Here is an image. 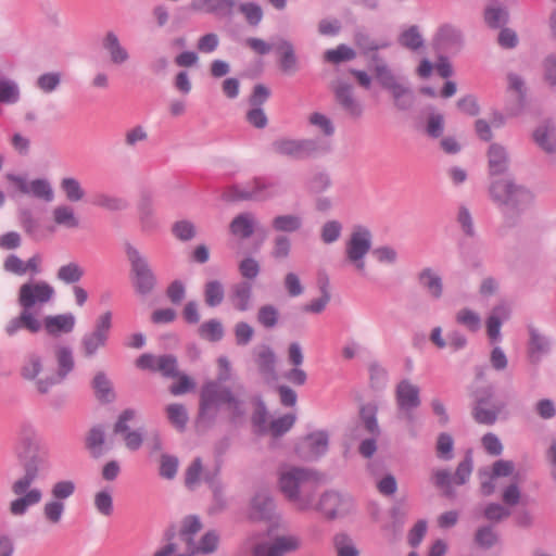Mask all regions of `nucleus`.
<instances>
[{
    "mask_svg": "<svg viewBox=\"0 0 556 556\" xmlns=\"http://www.w3.org/2000/svg\"><path fill=\"white\" fill-rule=\"evenodd\" d=\"M488 167L491 176L489 195L491 200L504 212L519 214L527 210L532 201V192L522 185H518L506 174L509 168V154L507 149L500 143H492L488 149Z\"/></svg>",
    "mask_w": 556,
    "mask_h": 556,
    "instance_id": "1",
    "label": "nucleus"
},
{
    "mask_svg": "<svg viewBox=\"0 0 556 556\" xmlns=\"http://www.w3.org/2000/svg\"><path fill=\"white\" fill-rule=\"evenodd\" d=\"M20 459L24 473L11 485L13 494L18 496L10 503V513L13 516L25 515L28 507L41 501V490L29 488L42 472L49 469L48 453L45 451H34Z\"/></svg>",
    "mask_w": 556,
    "mask_h": 556,
    "instance_id": "2",
    "label": "nucleus"
},
{
    "mask_svg": "<svg viewBox=\"0 0 556 556\" xmlns=\"http://www.w3.org/2000/svg\"><path fill=\"white\" fill-rule=\"evenodd\" d=\"M279 488L298 510H307L314 506L318 477L307 468L285 467L279 472Z\"/></svg>",
    "mask_w": 556,
    "mask_h": 556,
    "instance_id": "3",
    "label": "nucleus"
},
{
    "mask_svg": "<svg viewBox=\"0 0 556 556\" xmlns=\"http://www.w3.org/2000/svg\"><path fill=\"white\" fill-rule=\"evenodd\" d=\"M223 404H227L233 418L241 417L244 414L242 402L235 397L229 388L215 381L203 384L197 417L198 427L208 428L213 426Z\"/></svg>",
    "mask_w": 556,
    "mask_h": 556,
    "instance_id": "4",
    "label": "nucleus"
},
{
    "mask_svg": "<svg viewBox=\"0 0 556 556\" xmlns=\"http://www.w3.org/2000/svg\"><path fill=\"white\" fill-rule=\"evenodd\" d=\"M124 251L135 292L141 296L151 294L157 286V277L148 256L130 242L124 243Z\"/></svg>",
    "mask_w": 556,
    "mask_h": 556,
    "instance_id": "5",
    "label": "nucleus"
},
{
    "mask_svg": "<svg viewBox=\"0 0 556 556\" xmlns=\"http://www.w3.org/2000/svg\"><path fill=\"white\" fill-rule=\"evenodd\" d=\"M271 151L280 156L292 160H306L327 154L331 151L330 141L324 138H278L271 142Z\"/></svg>",
    "mask_w": 556,
    "mask_h": 556,
    "instance_id": "6",
    "label": "nucleus"
},
{
    "mask_svg": "<svg viewBox=\"0 0 556 556\" xmlns=\"http://www.w3.org/2000/svg\"><path fill=\"white\" fill-rule=\"evenodd\" d=\"M396 418L405 422L412 437H416V416L414 410L421 404L420 390L409 380H402L395 389Z\"/></svg>",
    "mask_w": 556,
    "mask_h": 556,
    "instance_id": "7",
    "label": "nucleus"
},
{
    "mask_svg": "<svg viewBox=\"0 0 556 556\" xmlns=\"http://www.w3.org/2000/svg\"><path fill=\"white\" fill-rule=\"evenodd\" d=\"M372 233L364 225H355L352 228L349 239L345 242V261L351 264L357 273L364 275L366 271L365 257L371 250Z\"/></svg>",
    "mask_w": 556,
    "mask_h": 556,
    "instance_id": "8",
    "label": "nucleus"
},
{
    "mask_svg": "<svg viewBox=\"0 0 556 556\" xmlns=\"http://www.w3.org/2000/svg\"><path fill=\"white\" fill-rule=\"evenodd\" d=\"M473 463L470 453H467L465 458L458 464L454 475L447 469H437L431 473V481L435 488L442 491V494L446 497H454L455 490L453 483L456 485L465 484L472 472Z\"/></svg>",
    "mask_w": 556,
    "mask_h": 556,
    "instance_id": "9",
    "label": "nucleus"
},
{
    "mask_svg": "<svg viewBox=\"0 0 556 556\" xmlns=\"http://www.w3.org/2000/svg\"><path fill=\"white\" fill-rule=\"evenodd\" d=\"M505 403L495 400L492 387H484L475 392L472 417L480 425L492 426L504 410Z\"/></svg>",
    "mask_w": 556,
    "mask_h": 556,
    "instance_id": "10",
    "label": "nucleus"
},
{
    "mask_svg": "<svg viewBox=\"0 0 556 556\" xmlns=\"http://www.w3.org/2000/svg\"><path fill=\"white\" fill-rule=\"evenodd\" d=\"M54 357L58 366L56 371L43 378H39L36 382L37 391L41 394L48 393L53 386L61 383L74 369L75 362L71 346L55 345Z\"/></svg>",
    "mask_w": 556,
    "mask_h": 556,
    "instance_id": "11",
    "label": "nucleus"
},
{
    "mask_svg": "<svg viewBox=\"0 0 556 556\" xmlns=\"http://www.w3.org/2000/svg\"><path fill=\"white\" fill-rule=\"evenodd\" d=\"M111 327V312H105L97 318L93 330L85 333L80 340V350L84 357H93L98 350L106 345Z\"/></svg>",
    "mask_w": 556,
    "mask_h": 556,
    "instance_id": "12",
    "label": "nucleus"
},
{
    "mask_svg": "<svg viewBox=\"0 0 556 556\" xmlns=\"http://www.w3.org/2000/svg\"><path fill=\"white\" fill-rule=\"evenodd\" d=\"M331 90L336 103L351 118L358 119L364 114L363 103L355 97L354 87L351 83L337 78L331 83Z\"/></svg>",
    "mask_w": 556,
    "mask_h": 556,
    "instance_id": "13",
    "label": "nucleus"
},
{
    "mask_svg": "<svg viewBox=\"0 0 556 556\" xmlns=\"http://www.w3.org/2000/svg\"><path fill=\"white\" fill-rule=\"evenodd\" d=\"M137 417L138 410L126 408L118 415L113 427V433L121 435L126 448L131 452L138 451L143 444V430L141 428L131 430L129 426Z\"/></svg>",
    "mask_w": 556,
    "mask_h": 556,
    "instance_id": "14",
    "label": "nucleus"
},
{
    "mask_svg": "<svg viewBox=\"0 0 556 556\" xmlns=\"http://www.w3.org/2000/svg\"><path fill=\"white\" fill-rule=\"evenodd\" d=\"M7 179L14 184L16 188L24 194H30L36 199L42 200L47 203L52 202L54 199V191L46 178H37L31 181L23 176L15 174H7Z\"/></svg>",
    "mask_w": 556,
    "mask_h": 556,
    "instance_id": "15",
    "label": "nucleus"
},
{
    "mask_svg": "<svg viewBox=\"0 0 556 556\" xmlns=\"http://www.w3.org/2000/svg\"><path fill=\"white\" fill-rule=\"evenodd\" d=\"M329 437L326 431H315L304 437L296 445L295 452L304 460H316L328 451Z\"/></svg>",
    "mask_w": 556,
    "mask_h": 556,
    "instance_id": "16",
    "label": "nucleus"
},
{
    "mask_svg": "<svg viewBox=\"0 0 556 556\" xmlns=\"http://www.w3.org/2000/svg\"><path fill=\"white\" fill-rule=\"evenodd\" d=\"M53 293V288L47 282L24 283L20 287L18 304L22 308L31 309L36 304L49 302Z\"/></svg>",
    "mask_w": 556,
    "mask_h": 556,
    "instance_id": "17",
    "label": "nucleus"
},
{
    "mask_svg": "<svg viewBox=\"0 0 556 556\" xmlns=\"http://www.w3.org/2000/svg\"><path fill=\"white\" fill-rule=\"evenodd\" d=\"M302 546V539L298 534L287 533L273 536L267 545L258 544L254 548L256 555H261L263 549L265 556H283L288 553L296 552Z\"/></svg>",
    "mask_w": 556,
    "mask_h": 556,
    "instance_id": "18",
    "label": "nucleus"
},
{
    "mask_svg": "<svg viewBox=\"0 0 556 556\" xmlns=\"http://www.w3.org/2000/svg\"><path fill=\"white\" fill-rule=\"evenodd\" d=\"M253 362L260 376L265 381H274L277 379V355L268 344L256 345L252 351Z\"/></svg>",
    "mask_w": 556,
    "mask_h": 556,
    "instance_id": "19",
    "label": "nucleus"
},
{
    "mask_svg": "<svg viewBox=\"0 0 556 556\" xmlns=\"http://www.w3.org/2000/svg\"><path fill=\"white\" fill-rule=\"evenodd\" d=\"M351 507V498L336 491L325 492L317 504V509L320 510L328 519H334L345 515Z\"/></svg>",
    "mask_w": 556,
    "mask_h": 556,
    "instance_id": "20",
    "label": "nucleus"
},
{
    "mask_svg": "<svg viewBox=\"0 0 556 556\" xmlns=\"http://www.w3.org/2000/svg\"><path fill=\"white\" fill-rule=\"evenodd\" d=\"M384 90L390 93L396 110L405 112L414 108L416 101L415 92L405 77H402Z\"/></svg>",
    "mask_w": 556,
    "mask_h": 556,
    "instance_id": "21",
    "label": "nucleus"
},
{
    "mask_svg": "<svg viewBox=\"0 0 556 556\" xmlns=\"http://www.w3.org/2000/svg\"><path fill=\"white\" fill-rule=\"evenodd\" d=\"M529 341H528V357L530 363L539 364L544 356L551 352V339L540 332L534 326L528 327Z\"/></svg>",
    "mask_w": 556,
    "mask_h": 556,
    "instance_id": "22",
    "label": "nucleus"
},
{
    "mask_svg": "<svg viewBox=\"0 0 556 556\" xmlns=\"http://www.w3.org/2000/svg\"><path fill=\"white\" fill-rule=\"evenodd\" d=\"M275 502L266 489L257 491L250 503V518L253 520H268L273 517Z\"/></svg>",
    "mask_w": 556,
    "mask_h": 556,
    "instance_id": "23",
    "label": "nucleus"
},
{
    "mask_svg": "<svg viewBox=\"0 0 556 556\" xmlns=\"http://www.w3.org/2000/svg\"><path fill=\"white\" fill-rule=\"evenodd\" d=\"M535 144L547 154L556 153V125L552 119L543 121L532 132Z\"/></svg>",
    "mask_w": 556,
    "mask_h": 556,
    "instance_id": "24",
    "label": "nucleus"
},
{
    "mask_svg": "<svg viewBox=\"0 0 556 556\" xmlns=\"http://www.w3.org/2000/svg\"><path fill=\"white\" fill-rule=\"evenodd\" d=\"M276 52L279 54V67L282 73L293 75L299 70V60L295 54L293 43L280 38L274 43Z\"/></svg>",
    "mask_w": 556,
    "mask_h": 556,
    "instance_id": "25",
    "label": "nucleus"
},
{
    "mask_svg": "<svg viewBox=\"0 0 556 556\" xmlns=\"http://www.w3.org/2000/svg\"><path fill=\"white\" fill-rule=\"evenodd\" d=\"M42 327L40 320L28 308H22L18 316L13 317L5 325L4 331L9 337L15 336L21 329L37 333Z\"/></svg>",
    "mask_w": 556,
    "mask_h": 556,
    "instance_id": "26",
    "label": "nucleus"
},
{
    "mask_svg": "<svg viewBox=\"0 0 556 556\" xmlns=\"http://www.w3.org/2000/svg\"><path fill=\"white\" fill-rule=\"evenodd\" d=\"M237 0H192L191 8L195 11L222 17H230L235 13Z\"/></svg>",
    "mask_w": 556,
    "mask_h": 556,
    "instance_id": "27",
    "label": "nucleus"
},
{
    "mask_svg": "<svg viewBox=\"0 0 556 556\" xmlns=\"http://www.w3.org/2000/svg\"><path fill=\"white\" fill-rule=\"evenodd\" d=\"M510 306L506 302L496 304L486 318V333L491 341L501 340V327L510 317Z\"/></svg>",
    "mask_w": 556,
    "mask_h": 556,
    "instance_id": "28",
    "label": "nucleus"
},
{
    "mask_svg": "<svg viewBox=\"0 0 556 556\" xmlns=\"http://www.w3.org/2000/svg\"><path fill=\"white\" fill-rule=\"evenodd\" d=\"M435 43L442 50L457 52L463 46V34L456 26L444 24L438 29Z\"/></svg>",
    "mask_w": 556,
    "mask_h": 556,
    "instance_id": "29",
    "label": "nucleus"
},
{
    "mask_svg": "<svg viewBox=\"0 0 556 556\" xmlns=\"http://www.w3.org/2000/svg\"><path fill=\"white\" fill-rule=\"evenodd\" d=\"M102 47L108 52L110 61L114 65H122L130 59L128 50L121 43L117 35L112 30L104 35Z\"/></svg>",
    "mask_w": 556,
    "mask_h": 556,
    "instance_id": "30",
    "label": "nucleus"
},
{
    "mask_svg": "<svg viewBox=\"0 0 556 556\" xmlns=\"http://www.w3.org/2000/svg\"><path fill=\"white\" fill-rule=\"evenodd\" d=\"M419 286L434 300L443 294V281L441 276L430 267L421 269L417 275Z\"/></svg>",
    "mask_w": 556,
    "mask_h": 556,
    "instance_id": "31",
    "label": "nucleus"
},
{
    "mask_svg": "<svg viewBox=\"0 0 556 556\" xmlns=\"http://www.w3.org/2000/svg\"><path fill=\"white\" fill-rule=\"evenodd\" d=\"M252 294V285L248 281H240L231 287L229 300L237 311L245 312L251 308Z\"/></svg>",
    "mask_w": 556,
    "mask_h": 556,
    "instance_id": "32",
    "label": "nucleus"
},
{
    "mask_svg": "<svg viewBox=\"0 0 556 556\" xmlns=\"http://www.w3.org/2000/svg\"><path fill=\"white\" fill-rule=\"evenodd\" d=\"M75 316L71 313H67L55 316H47L43 320V326L50 336H58L60 333L72 332L75 326Z\"/></svg>",
    "mask_w": 556,
    "mask_h": 556,
    "instance_id": "33",
    "label": "nucleus"
},
{
    "mask_svg": "<svg viewBox=\"0 0 556 556\" xmlns=\"http://www.w3.org/2000/svg\"><path fill=\"white\" fill-rule=\"evenodd\" d=\"M353 41L364 55H369L371 52H377L380 49H387L390 47V42L388 40H375L368 33L361 29L354 33Z\"/></svg>",
    "mask_w": 556,
    "mask_h": 556,
    "instance_id": "34",
    "label": "nucleus"
},
{
    "mask_svg": "<svg viewBox=\"0 0 556 556\" xmlns=\"http://www.w3.org/2000/svg\"><path fill=\"white\" fill-rule=\"evenodd\" d=\"M43 369L42 356L36 352H30L25 355L23 364L20 369V375L27 381L38 380V376Z\"/></svg>",
    "mask_w": 556,
    "mask_h": 556,
    "instance_id": "35",
    "label": "nucleus"
},
{
    "mask_svg": "<svg viewBox=\"0 0 556 556\" xmlns=\"http://www.w3.org/2000/svg\"><path fill=\"white\" fill-rule=\"evenodd\" d=\"M397 42L405 49L418 52L425 47V39L417 25L404 29L397 37Z\"/></svg>",
    "mask_w": 556,
    "mask_h": 556,
    "instance_id": "36",
    "label": "nucleus"
},
{
    "mask_svg": "<svg viewBox=\"0 0 556 556\" xmlns=\"http://www.w3.org/2000/svg\"><path fill=\"white\" fill-rule=\"evenodd\" d=\"M255 218L252 213L237 215L230 223L232 235L248 239L254 233Z\"/></svg>",
    "mask_w": 556,
    "mask_h": 556,
    "instance_id": "37",
    "label": "nucleus"
},
{
    "mask_svg": "<svg viewBox=\"0 0 556 556\" xmlns=\"http://www.w3.org/2000/svg\"><path fill=\"white\" fill-rule=\"evenodd\" d=\"M52 218L55 225L74 229L79 227V218L76 216L74 207L68 204L56 205L52 210Z\"/></svg>",
    "mask_w": 556,
    "mask_h": 556,
    "instance_id": "38",
    "label": "nucleus"
},
{
    "mask_svg": "<svg viewBox=\"0 0 556 556\" xmlns=\"http://www.w3.org/2000/svg\"><path fill=\"white\" fill-rule=\"evenodd\" d=\"M59 187L65 199L71 203L81 202L86 197L85 189L75 177H63L60 180Z\"/></svg>",
    "mask_w": 556,
    "mask_h": 556,
    "instance_id": "39",
    "label": "nucleus"
},
{
    "mask_svg": "<svg viewBox=\"0 0 556 556\" xmlns=\"http://www.w3.org/2000/svg\"><path fill=\"white\" fill-rule=\"evenodd\" d=\"M253 201H265L275 197L277 191V185L274 181L265 178H254L249 182Z\"/></svg>",
    "mask_w": 556,
    "mask_h": 556,
    "instance_id": "40",
    "label": "nucleus"
},
{
    "mask_svg": "<svg viewBox=\"0 0 556 556\" xmlns=\"http://www.w3.org/2000/svg\"><path fill=\"white\" fill-rule=\"evenodd\" d=\"M357 56L356 51L345 43L338 45L334 49H328L323 54V60L332 65L353 61Z\"/></svg>",
    "mask_w": 556,
    "mask_h": 556,
    "instance_id": "41",
    "label": "nucleus"
},
{
    "mask_svg": "<svg viewBox=\"0 0 556 556\" xmlns=\"http://www.w3.org/2000/svg\"><path fill=\"white\" fill-rule=\"evenodd\" d=\"M378 407L375 403H367L361 406L359 417L366 431L374 435L380 437L381 429L377 420Z\"/></svg>",
    "mask_w": 556,
    "mask_h": 556,
    "instance_id": "42",
    "label": "nucleus"
},
{
    "mask_svg": "<svg viewBox=\"0 0 556 556\" xmlns=\"http://www.w3.org/2000/svg\"><path fill=\"white\" fill-rule=\"evenodd\" d=\"M105 432L101 425L92 427L86 437V447L92 457L98 458L104 453Z\"/></svg>",
    "mask_w": 556,
    "mask_h": 556,
    "instance_id": "43",
    "label": "nucleus"
},
{
    "mask_svg": "<svg viewBox=\"0 0 556 556\" xmlns=\"http://www.w3.org/2000/svg\"><path fill=\"white\" fill-rule=\"evenodd\" d=\"M92 387L97 399L102 403H111L115 400L113 387L104 372H98L93 380Z\"/></svg>",
    "mask_w": 556,
    "mask_h": 556,
    "instance_id": "44",
    "label": "nucleus"
},
{
    "mask_svg": "<svg viewBox=\"0 0 556 556\" xmlns=\"http://www.w3.org/2000/svg\"><path fill=\"white\" fill-rule=\"evenodd\" d=\"M302 224V218L294 214L277 215L271 220L273 229L278 232H295Z\"/></svg>",
    "mask_w": 556,
    "mask_h": 556,
    "instance_id": "45",
    "label": "nucleus"
},
{
    "mask_svg": "<svg viewBox=\"0 0 556 556\" xmlns=\"http://www.w3.org/2000/svg\"><path fill=\"white\" fill-rule=\"evenodd\" d=\"M205 304L210 307L220 305L225 298V289L220 281L210 280L204 285L203 290Z\"/></svg>",
    "mask_w": 556,
    "mask_h": 556,
    "instance_id": "46",
    "label": "nucleus"
},
{
    "mask_svg": "<svg viewBox=\"0 0 556 556\" xmlns=\"http://www.w3.org/2000/svg\"><path fill=\"white\" fill-rule=\"evenodd\" d=\"M21 99V90L18 84L9 78L0 79V104H15Z\"/></svg>",
    "mask_w": 556,
    "mask_h": 556,
    "instance_id": "47",
    "label": "nucleus"
},
{
    "mask_svg": "<svg viewBox=\"0 0 556 556\" xmlns=\"http://www.w3.org/2000/svg\"><path fill=\"white\" fill-rule=\"evenodd\" d=\"M508 11L498 4L488 5L484 10V21L491 28H500L508 22Z\"/></svg>",
    "mask_w": 556,
    "mask_h": 556,
    "instance_id": "48",
    "label": "nucleus"
},
{
    "mask_svg": "<svg viewBox=\"0 0 556 556\" xmlns=\"http://www.w3.org/2000/svg\"><path fill=\"white\" fill-rule=\"evenodd\" d=\"M199 336L211 342H218L224 338L223 324L218 319H210L199 327Z\"/></svg>",
    "mask_w": 556,
    "mask_h": 556,
    "instance_id": "49",
    "label": "nucleus"
},
{
    "mask_svg": "<svg viewBox=\"0 0 556 556\" xmlns=\"http://www.w3.org/2000/svg\"><path fill=\"white\" fill-rule=\"evenodd\" d=\"M92 203L112 212L123 211L128 206L126 200L103 192L94 194Z\"/></svg>",
    "mask_w": 556,
    "mask_h": 556,
    "instance_id": "50",
    "label": "nucleus"
},
{
    "mask_svg": "<svg viewBox=\"0 0 556 556\" xmlns=\"http://www.w3.org/2000/svg\"><path fill=\"white\" fill-rule=\"evenodd\" d=\"M201 528L202 523L197 516L190 515L184 518L179 536L187 543L188 549L193 545V535L197 534Z\"/></svg>",
    "mask_w": 556,
    "mask_h": 556,
    "instance_id": "51",
    "label": "nucleus"
},
{
    "mask_svg": "<svg viewBox=\"0 0 556 556\" xmlns=\"http://www.w3.org/2000/svg\"><path fill=\"white\" fill-rule=\"evenodd\" d=\"M166 415L169 422L179 431L186 429L189 420L186 407L182 404L174 403L166 406Z\"/></svg>",
    "mask_w": 556,
    "mask_h": 556,
    "instance_id": "52",
    "label": "nucleus"
},
{
    "mask_svg": "<svg viewBox=\"0 0 556 556\" xmlns=\"http://www.w3.org/2000/svg\"><path fill=\"white\" fill-rule=\"evenodd\" d=\"M257 323L266 329H274L279 323V311L273 304L262 305L256 314Z\"/></svg>",
    "mask_w": 556,
    "mask_h": 556,
    "instance_id": "53",
    "label": "nucleus"
},
{
    "mask_svg": "<svg viewBox=\"0 0 556 556\" xmlns=\"http://www.w3.org/2000/svg\"><path fill=\"white\" fill-rule=\"evenodd\" d=\"M84 274V269L77 263L71 262L58 269L56 278L66 285H73L78 282Z\"/></svg>",
    "mask_w": 556,
    "mask_h": 556,
    "instance_id": "54",
    "label": "nucleus"
},
{
    "mask_svg": "<svg viewBox=\"0 0 556 556\" xmlns=\"http://www.w3.org/2000/svg\"><path fill=\"white\" fill-rule=\"evenodd\" d=\"M508 90L517 93L518 111L514 112L513 115H517L526 105L527 89L522 77L516 73H509L507 75Z\"/></svg>",
    "mask_w": 556,
    "mask_h": 556,
    "instance_id": "55",
    "label": "nucleus"
},
{
    "mask_svg": "<svg viewBox=\"0 0 556 556\" xmlns=\"http://www.w3.org/2000/svg\"><path fill=\"white\" fill-rule=\"evenodd\" d=\"M455 320L471 332H477L481 327L480 315L470 308L459 309L455 315Z\"/></svg>",
    "mask_w": 556,
    "mask_h": 556,
    "instance_id": "56",
    "label": "nucleus"
},
{
    "mask_svg": "<svg viewBox=\"0 0 556 556\" xmlns=\"http://www.w3.org/2000/svg\"><path fill=\"white\" fill-rule=\"evenodd\" d=\"M371 72L380 85V87L384 90L392 84L400 80L403 76H397L393 70L389 66V64H381L380 66H372Z\"/></svg>",
    "mask_w": 556,
    "mask_h": 556,
    "instance_id": "57",
    "label": "nucleus"
},
{
    "mask_svg": "<svg viewBox=\"0 0 556 556\" xmlns=\"http://www.w3.org/2000/svg\"><path fill=\"white\" fill-rule=\"evenodd\" d=\"M172 233L177 240L187 242L197 236V228L192 222L181 219L172 225Z\"/></svg>",
    "mask_w": 556,
    "mask_h": 556,
    "instance_id": "58",
    "label": "nucleus"
},
{
    "mask_svg": "<svg viewBox=\"0 0 556 556\" xmlns=\"http://www.w3.org/2000/svg\"><path fill=\"white\" fill-rule=\"evenodd\" d=\"M222 198L227 202L253 201L249 182L245 186L232 185L227 187Z\"/></svg>",
    "mask_w": 556,
    "mask_h": 556,
    "instance_id": "59",
    "label": "nucleus"
},
{
    "mask_svg": "<svg viewBox=\"0 0 556 556\" xmlns=\"http://www.w3.org/2000/svg\"><path fill=\"white\" fill-rule=\"evenodd\" d=\"M291 254V240L286 235H278L273 240L270 256L276 261H285Z\"/></svg>",
    "mask_w": 556,
    "mask_h": 556,
    "instance_id": "60",
    "label": "nucleus"
},
{
    "mask_svg": "<svg viewBox=\"0 0 556 556\" xmlns=\"http://www.w3.org/2000/svg\"><path fill=\"white\" fill-rule=\"evenodd\" d=\"M475 542L480 547L489 549L498 542V534L495 532L492 526H482L476 531Z\"/></svg>",
    "mask_w": 556,
    "mask_h": 556,
    "instance_id": "61",
    "label": "nucleus"
},
{
    "mask_svg": "<svg viewBox=\"0 0 556 556\" xmlns=\"http://www.w3.org/2000/svg\"><path fill=\"white\" fill-rule=\"evenodd\" d=\"M238 12L244 15L245 21L252 25L257 26L263 18V10L261 5L255 2H242L237 7Z\"/></svg>",
    "mask_w": 556,
    "mask_h": 556,
    "instance_id": "62",
    "label": "nucleus"
},
{
    "mask_svg": "<svg viewBox=\"0 0 556 556\" xmlns=\"http://www.w3.org/2000/svg\"><path fill=\"white\" fill-rule=\"evenodd\" d=\"M179 460L176 456L163 453L160 458L159 475L166 480H173L178 471Z\"/></svg>",
    "mask_w": 556,
    "mask_h": 556,
    "instance_id": "63",
    "label": "nucleus"
},
{
    "mask_svg": "<svg viewBox=\"0 0 556 556\" xmlns=\"http://www.w3.org/2000/svg\"><path fill=\"white\" fill-rule=\"evenodd\" d=\"M333 545L338 556H359V552L352 539L345 533H338L333 538Z\"/></svg>",
    "mask_w": 556,
    "mask_h": 556,
    "instance_id": "64",
    "label": "nucleus"
}]
</instances>
